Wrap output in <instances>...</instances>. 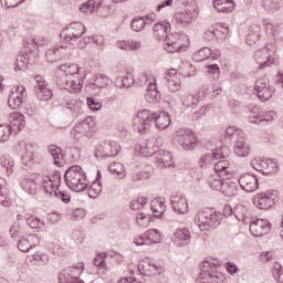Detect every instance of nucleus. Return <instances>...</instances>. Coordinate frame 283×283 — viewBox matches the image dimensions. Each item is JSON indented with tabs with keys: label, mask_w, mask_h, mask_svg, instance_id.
<instances>
[{
	"label": "nucleus",
	"mask_w": 283,
	"mask_h": 283,
	"mask_svg": "<svg viewBox=\"0 0 283 283\" xmlns=\"http://www.w3.org/2000/svg\"><path fill=\"white\" fill-rule=\"evenodd\" d=\"M233 216L239 222H243V224H247V221L249 220L251 212L249 211L248 206L239 203L233 208Z\"/></svg>",
	"instance_id": "obj_35"
},
{
	"label": "nucleus",
	"mask_w": 283,
	"mask_h": 283,
	"mask_svg": "<svg viewBox=\"0 0 283 283\" xmlns=\"http://www.w3.org/2000/svg\"><path fill=\"white\" fill-rule=\"evenodd\" d=\"M240 188L245 193H253V191H258L260 187V182L258 181V177L252 174H243L239 177L238 180Z\"/></svg>",
	"instance_id": "obj_17"
},
{
	"label": "nucleus",
	"mask_w": 283,
	"mask_h": 283,
	"mask_svg": "<svg viewBox=\"0 0 283 283\" xmlns=\"http://www.w3.org/2000/svg\"><path fill=\"white\" fill-rule=\"evenodd\" d=\"M234 154L239 156V158H247V156L251 154V145L247 140L245 133L237 139L234 145Z\"/></svg>",
	"instance_id": "obj_25"
},
{
	"label": "nucleus",
	"mask_w": 283,
	"mask_h": 283,
	"mask_svg": "<svg viewBox=\"0 0 283 283\" xmlns=\"http://www.w3.org/2000/svg\"><path fill=\"white\" fill-rule=\"evenodd\" d=\"M134 85V74L126 72L125 75H119L115 80V87L123 90V87H132Z\"/></svg>",
	"instance_id": "obj_42"
},
{
	"label": "nucleus",
	"mask_w": 283,
	"mask_h": 283,
	"mask_svg": "<svg viewBox=\"0 0 283 283\" xmlns=\"http://www.w3.org/2000/svg\"><path fill=\"white\" fill-rule=\"evenodd\" d=\"M85 32H87V29L85 28L84 23L71 22L61 31L60 36L64 39V41H72L73 43H76V41H78L77 48L80 50H85V48H87V44L92 43V38H83Z\"/></svg>",
	"instance_id": "obj_3"
},
{
	"label": "nucleus",
	"mask_w": 283,
	"mask_h": 283,
	"mask_svg": "<svg viewBox=\"0 0 283 283\" xmlns=\"http://www.w3.org/2000/svg\"><path fill=\"white\" fill-rule=\"evenodd\" d=\"M271 231V222L266 219H256L250 223V233L254 238H262Z\"/></svg>",
	"instance_id": "obj_18"
},
{
	"label": "nucleus",
	"mask_w": 283,
	"mask_h": 283,
	"mask_svg": "<svg viewBox=\"0 0 283 283\" xmlns=\"http://www.w3.org/2000/svg\"><path fill=\"white\" fill-rule=\"evenodd\" d=\"M103 0H88L80 7L84 14H94L101 8Z\"/></svg>",
	"instance_id": "obj_43"
},
{
	"label": "nucleus",
	"mask_w": 283,
	"mask_h": 283,
	"mask_svg": "<svg viewBox=\"0 0 283 283\" xmlns=\"http://www.w3.org/2000/svg\"><path fill=\"white\" fill-rule=\"evenodd\" d=\"M9 123L13 132H21V128L25 127V116L19 112L11 113L9 115Z\"/></svg>",
	"instance_id": "obj_33"
},
{
	"label": "nucleus",
	"mask_w": 283,
	"mask_h": 283,
	"mask_svg": "<svg viewBox=\"0 0 283 283\" xmlns=\"http://www.w3.org/2000/svg\"><path fill=\"white\" fill-rule=\"evenodd\" d=\"M213 8L217 12L229 13L235 10V2L233 0H213Z\"/></svg>",
	"instance_id": "obj_38"
},
{
	"label": "nucleus",
	"mask_w": 283,
	"mask_h": 283,
	"mask_svg": "<svg viewBox=\"0 0 283 283\" xmlns=\"http://www.w3.org/2000/svg\"><path fill=\"white\" fill-rule=\"evenodd\" d=\"M163 240V235L160 234V231L156 229H149L144 234H139L134 239V244L136 247H143L145 244H160Z\"/></svg>",
	"instance_id": "obj_14"
},
{
	"label": "nucleus",
	"mask_w": 283,
	"mask_h": 283,
	"mask_svg": "<svg viewBox=\"0 0 283 283\" xmlns=\"http://www.w3.org/2000/svg\"><path fill=\"white\" fill-rule=\"evenodd\" d=\"M280 201V192L277 190H268L256 193L253 198V205L256 209L266 211Z\"/></svg>",
	"instance_id": "obj_7"
},
{
	"label": "nucleus",
	"mask_w": 283,
	"mask_h": 283,
	"mask_svg": "<svg viewBox=\"0 0 283 283\" xmlns=\"http://www.w3.org/2000/svg\"><path fill=\"white\" fill-rule=\"evenodd\" d=\"M262 7L270 12H276V10L282 8V0H263Z\"/></svg>",
	"instance_id": "obj_56"
},
{
	"label": "nucleus",
	"mask_w": 283,
	"mask_h": 283,
	"mask_svg": "<svg viewBox=\"0 0 283 283\" xmlns=\"http://www.w3.org/2000/svg\"><path fill=\"white\" fill-rule=\"evenodd\" d=\"M240 192V188H238V184L235 181H231V179L226 178V182L221 188V193L227 196V198H235Z\"/></svg>",
	"instance_id": "obj_34"
},
{
	"label": "nucleus",
	"mask_w": 283,
	"mask_h": 283,
	"mask_svg": "<svg viewBox=\"0 0 283 283\" xmlns=\"http://www.w3.org/2000/svg\"><path fill=\"white\" fill-rule=\"evenodd\" d=\"M263 25L265 28V32L268 36H271V38L277 36V34L282 32V28L280 27V24L277 22L271 21L270 19H264Z\"/></svg>",
	"instance_id": "obj_44"
},
{
	"label": "nucleus",
	"mask_w": 283,
	"mask_h": 283,
	"mask_svg": "<svg viewBox=\"0 0 283 283\" xmlns=\"http://www.w3.org/2000/svg\"><path fill=\"white\" fill-rule=\"evenodd\" d=\"M155 127L158 132H165V129L169 128L171 125V115L169 113L163 111L159 113H153Z\"/></svg>",
	"instance_id": "obj_24"
},
{
	"label": "nucleus",
	"mask_w": 283,
	"mask_h": 283,
	"mask_svg": "<svg viewBox=\"0 0 283 283\" xmlns=\"http://www.w3.org/2000/svg\"><path fill=\"white\" fill-rule=\"evenodd\" d=\"M193 21V11L186 10L180 11L174 14L172 17V23H176V25H181V28H187L189 23Z\"/></svg>",
	"instance_id": "obj_26"
},
{
	"label": "nucleus",
	"mask_w": 283,
	"mask_h": 283,
	"mask_svg": "<svg viewBox=\"0 0 283 283\" xmlns=\"http://www.w3.org/2000/svg\"><path fill=\"white\" fill-rule=\"evenodd\" d=\"M227 177L212 174L208 177V185L211 187V189H214V191H222V187L224 186Z\"/></svg>",
	"instance_id": "obj_40"
},
{
	"label": "nucleus",
	"mask_w": 283,
	"mask_h": 283,
	"mask_svg": "<svg viewBox=\"0 0 283 283\" xmlns=\"http://www.w3.org/2000/svg\"><path fill=\"white\" fill-rule=\"evenodd\" d=\"M109 84V77L105 74H99L90 80V90H103Z\"/></svg>",
	"instance_id": "obj_37"
},
{
	"label": "nucleus",
	"mask_w": 283,
	"mask_h": 283,
	"mask_svg": "<svg viewBox=\"0 0 283 283\" xmlns=\"http://www.w3.org/2000/svg\"><path fill=\"white\" fill-rule=\"evenodd\" d=\"M145 20L143 17H137L132 20L130 28L134 32H143L145 30Z\"/></svg>",
	"instance_id": "obj_58"
},
{
	"label": "nucleus",
	"mask_w": 283,
	"mask_h": 283,
	"mask_svg": "<svg viewBox=\"0 0 283 283\" xmlns=\"http://www.w3.org/2000/svg\"><path fill=\"white\" fill-rule=\"evenodd\" d=\"M28 63H30V55L28 53H20L13 64L14 72H25Z\"/></svg>",
	"instance_id": "obj_41"
},
{
	"label": "nucleus",
	"mask_w": 283,
	"mask_h": 283,
	"mask_svg": "<svg viewBox=\"0 0 283 283\" xmlns=\"http://www.w3.org/2000/svg\"><path fill=\"white\" fill-rule=\"evenodd\" d=\"M25 222L30 229L41 230L43 227H45V222L35 216H29V218L27 217Z\"/></svg>",
	"instance_id": "obj_55"
},
{
	"label": "nucleus",
	"mask_w": 283,
	"mask_h": 283,
	"mask_svg": "<svg viewBox=\"0 0 283 283\" xmlns=\"http://www.w3.org/2000/svg\"><path fill=\"white\" fill-rule=\"evenodd\" d=\"M27 95L25 86H17L15 92H12L8 98L9 107H11V109H19V106L23 105V98H25Z\"/></svg>",
	"instance_id": "obj_23"
},
{
	"label": "nucleus",
	"mask_w": 283,
	"mask_h": 283,
	"mask_svg": "<svg viewBox=\"0 0 283 283\" xmlns=\"http://www.w3.org/2000/svg\"><path fill=\"white\" fill-rule=\"evenodd\" d=\"M171 24L169 22H158L153 28L154 36L157 41H163L164 50L174 54L175 52H187L189 48V35L185 33H169Z\"/></svg>",
	"instance_id": "obj_1"
},
{
	"label": "nucleus",
	"mask_w": 283,
	"mask_h": 283,
	"mask_svg": "<svg viewBox=\"0 0 283 283\" xmlns=\"http://www.w3.org/2000/svg\"><path fill=\"white\" fill-rule=\"evenodd\" d=\"M170 205L175 213L185 216V213L189 212V203L187 202V197L182 195L172 193L170 196Z\"/></svg>",
	"instance_id": "obj_20"
},
{
	"label": "nucleus",
	"mask_w": 283,
	"mask_h": 283,
	"mask_svg": "<svg viewBox=\"0 0 283 283\" xmlns=\"http://www.w3.org/2000/svg\"><path fill=\"white\" fill-rule=\"evenodd\" d=\"M69 275H71V280L76 281L81 277V273L83 270L81 268L72 266L64 270Z\"/></svg>",
	"instance_id": "obj_63"
},
{
	"label": "nucleus",
	"mask_w": 283,
	"mask_h": 283,
	"mask_svg": "<svg viewBox=\"0 0 283 283\" xmlns=\"http://www.w3.org/2000/svg\"><path fill=\"white\" fill-rule=\"evenodd\" d=\"M138 269L140 273H144V275H160L163 271H165L163 266H158L151 263L146 265L139 264Z\"/></svg>",
	"instance_id": "obj_45"
},
{
	"label": "nucleus",
	"mask_w": 283,
	"mask_h": 283,
	"mask_svg": "<svg viewBox=\"0 0 283 283\" xmlns=\"http://www.w3.org/2000/svg\"><path fill=\"white\" fill-rule=\"evenodd\" d=\"M0 165L3 167V169H6L7 176H10L14 168V159H12L10 155H2L0 157Z\"/></svg>",
	"instance_id": "obj_52"
},
{
	"label": "nucleus",
	"mask_w": 283,
	"mask_h": 283,
	"mask_svg": "<svg viewBox=\"0 0 283 283\" xmlns=\"http://www.w3.org/2000/svg\"><path fill=\"white\" fill-rule=\"evenodd\" d=\"M101 171H97V178L96 181H94L90 189H88V197L90 198H98V196H101V192L103 191V186L101 184Z\"/></svg>",
	"instance_id": "obj_47"
},
{
	"label": "nucleus",
	"mask_w": 283,
	"mask_h": 283,
	"mask_svg": "<svg viewBox=\"0 0 283 283\" xmlns=\"http://www.w3.org/2000/svg\"><path fill=\"white\" fill-rule=\"evenodd\" d=\"M49 154L54 158V165L61 167L63 165V150L56 145L49 146Z\"/></svg>",
	"instance_id": "obj_49"
},
{
	"label": "nucleus",
	"mask_w": 283,
	"mask_h": 283,
	"mask_svg": "<svg viewBox=\"0 0 283 283\" xmlns=\"http://www.w3.org/2000/svg\"><path fill=\"white\" fill-rule=\"evenodd\" d=\"M35 84L33 85L34 94L38 101H52L54 93L50 90V84L44 76L35 75Z\"/></svg>",
	"instance_id": "obj_11"
},
{
	"label": "nucleus",
	"mask_w": 283,
	"mask_h": 283,
	"mask_svg": "<svg viewBox=\"0 0 283 283\" xmlns=\"http://www.w3.org/2000/svg\"><path fill=\"white\" fill-rule=\"evenodd\" d=\"M38 182L44 189L45 193L52 196L55 192L56 187L61 185V174L55 172L53 176L42 175L38 177Z\"/></svg>",
	"instance_id": "obj_15"
},
{
	"label": "nucleus",
	"mask_w": 283,
	"mask_h": 283,
	"mask_svg": "<svg viewBox=\"0 0 283 283\" xmlns=\"http://www.w3.org/2000/svg\"><path fill=\"white\" fill-rule=\"evenodd\" d=\"M39 244V237L36 234H30L27 238H21L18 242V249L22 253H28L30 249Z\"/></svg>",
	"instance_id": "obj_28"
},
{
	"label": "nucleus",
	"mask_w": 283,
	"mask_h": 283,
	"mask_svg": "<svg viewBox=\"0 0 283 283\" xmlns=\"http://www.w3.org/2000/svg\"><path fill=\"white\" fill-rule=\"evenodd\" d=\"M96 127L94 117H86L84 120L77 123L71 130V135L75 138H83V136H90Z\"/></svg>",
	"instance_id": "obj_13"
},
{
	"label": "nucleus",
	"mask_w": 283,
	"mask_h": 283,
	"mask_svg": "<svg viewBox=\"0 0 283 283\" xmlns=\"http://www.w3.org/2000/svg\"><path fill=\"white\" fill-rule=\"evenodd\" d=\"M275 52L271 50V48L265 46L261 50L255 51L254 61L256 63L259 70H266V67H271L273 63H275Z\"/></svg>",
	"instance_id": "obj_12"
},
{
	"label": "nucleus",
	"mask_w": 283,
	"mask_h": 283,
	"mask_svg": "<svg viewBox=\"0 0 283 283\" xmlns=\"http://www.w3.org/2000/svg\"><path fill=\"white\" fill-rule=\"evenodd\" d=\"M64 180L69 189H71V191H75V193L85 191L90 186L87 175L83 171L81 166H71L67 168L64 175Z\"/></svg>",
	"instance_id": "obj_4"
},
{
	"label": "nucleus",
	"mask_w": 283,
	"mask_h": 283,
	"mask_svg": "<svg viewBox=\"0 0 283 283\" xmlns=\"http://www.w3.org/2000/svg\"><path fill=\"white\" fill-rule=\"evenodd\" d=\"M12 134V126L8 124L0 125V143H6Z\"/></svg>",
	"instance_id": "obj_59"
},
{
	"label": "nucleus",
	"mask_w": 283,
	"mask_h": 283,
	"mask_svg": "<svg viewBox=\"0 0 283 283\" xmlns=\"http://www.w3.org/2000/svg\"><path fill=\"white\" fill-rule=\"evenodd\" d=\"M153 124L154 114L149 109L138 112L133 120V127L138 134L149 132Z\"/></svg>",
	"instance_id": "obj_8"
},
{
	"label": "nucleus",
	"mask_w": 283,
	"mask_h": 283,
	"mask_svg": "<svg viewBox=\"0 0 283 283\" xmlns=\"http://www.w3.org/2000/svg\"><path fill=\"white\" fill-rule=\"evenodd\" d=\"M136 151H139L140 155L144 156L145 158L149 156H154V154H156V150L154 151L151 149V144H145V143L136 146Z\"/></svg>",
	"instance_id": "obj_57"
},
{
	"label": "nucleus",
	"mask_w": 283,
	"mask_h": 283,
	"mask_svg": "<svg viewBox=\"0 0 283 283\" xmlns=\"http://www.w3.org/2000/svg\"><path fill=\"white\" fill-rule=\"evenodd\" d=\"M180 73L176 72L175 69L168 71L167 75V87L169 92H178L182 85V80H180Z\"/></svg>",
	"instance_id": "obj_27"
},
{
	"label": "nucleus",
	"mask_w": 283,
	"mask_h": 283,
	"mask_svg": "<svg viewBox=\"0 0 283 283\" xmlns=\"http://www.w3.org/2000/svg\"><path fill=\"white\" fill-rule=\"evenodd\" d=\"M254 90L256 91V96L259 101H262L263 103L265 101H269V98L273 96V92H275V90L271 87L269 80H266L265 77L256 80Z\"/></svg>",
	"instance_id": "obj_16"
},
{
	"label": "nucleus",
	"mask_w": 283,
	"mask_h": 283,
	"mask_svg": "<svg viewBox=\"0 0 283 283\" xmlns=\"http://www.w3.org/2000/svg\"><path fill=\"white\" fill-rule=\"evenodd\" d=\"M66 218H71V220H82V218H85V210L83 208L67 210Z\"/></svg>",
	"instance_id": "obj_60"
},
{
	"label": "nucleus",
	"mask_w": 283,
	"mask_h": 283,
	"mask_svg": "<svg viewBox=\"0 0 283 283\" xmlns=\"http://www.w3.org/2000/svg\"><path fill=\"white\" fill-rule=\"evenodd\" d=\"M155 158L159 169L176 167V164L174 163V156H171V153L168 150H156Z\"/></svg>",
	"instance_id": "obj_22"
},
{
	"label": "nucleus",
	"mask_w": 283,
	"mask_h": 283,
	"mask_svg": "<svg viewBox=\"0 0 283 283\" xmlns=\"http://www.w3.org/2000/svg\"><path fill=\"white\" fill-rule=\"evenodd\" d=\"M174 140L181 146L185 151H193L198 147L196 133L189 128H178L175 132Z\"/></svg>",
	"instance_id": "obj_6"
},
{
	"label": "nucleus",
	"mask_w": 283,
	"mask_h": 283,
	"mask_svg": "<svg viewBox=\"0 0 283 283\" xmlns=\"http://www.w3.org/2000/svg\"><path fill=\"white\" fill-rule=\"evenodd\" d=\"M224 134L226 136H235L237 139H239L241 136H244L243 130L235 126L227 127Z\"/></svg>",
	"instance_id": "obj_62"
},
{
	"label": "nucleus",
	"mask_w": 283,
	"mask_h": 283,
	"mask_svg": "<svg viewBox=\"0 0 283 283\" xmlns=\"http://www.w3.org/2000/svg\"><path fill=\"white\" fill-rule=\"evenodd\" d=\"M67 54V44H55L45 52V60L48 63H56L63 59V55Z\"/></svg>",
	"instance_id": "obj_21"
},
{
	"label": "nucleus",
	"mask_w": 283,
	"mask_h": 283,
	"mask_svg": "<svg viewBox=\"0 0 283 283\" xmlns=\"http://www.w3.org/2000/svg\"><path fill=\"white\" fill-rule=\"evenodd\" d=\"M60 72L64 74V90L67 92H81L83 90V78L87 76V71L78 64H62Z\"/></svg>",
	"instance_id": "obj_2"
},
{
	"label": "nucleus",
	"mask_w": 283,
	"mask_h": 283,
	"mask_svg": "<svg viewBox=\"0 0 283 283\" xmlns=\"http://www.w3.org/2000/svg\"><path fill=\"white\" fill-rule=\"evenodd\" d=\"M273 276L277 283H283V268L280 264L274 266Z\"/></svg>",
	"instance_id": "obj_64"
},
{
	"label": "nucleus",
	"mask_w": 283,
	"mask_h": 283,
	"mask_svg": "<svg viewBox=\"0 0 283 283\" xmlns=\"http://www.w3.org/2000/svg\"><path fill=\"white\" fill-rule=\"evenodd\" d=\"M260 34H262V28L258 24H252L245 38L247 45H255L260 41Z\"/></svg>",
	"instance_id": "obj_39"
},
{
	"label": "nucleus",
	"mask_w": 283,
	"mask_h": 283,
	"mask_svg": "<svg viewBox=\"0 0 283 283\" xmlns=\"http://www.w3.org/2000/svg\"><path fill=\"white\" fill-rule=\"evenodd\" d=\"M261 174H263V176H271L273 174H277V164L272 159H264Z\"/></svg>",
	"instance_id": "obj_48"
},
{
	"label": "nucleus",
	"mask_w": 283,
	"mask_h": 283,
	"mask_svg": "<svg viewBox=\"0 0 283 283\" xmlns=\"http://www.w3.org/2000/svg\"><path fill=\"white\" fill-rule=\"evenodd\" d=\"M19 149L21 151H24L22 154V163L23 165H30L34 160V145L32 144H27L25 142H20L18 144Z\"/></svg>",
	"instance_id": "obj_30"
},
{
	"label": "nucleus",
	"mask_w": 283,
	"mask_h": 283,
	"mask_svg": "<svg viewBox=\"0 0 283 283\" xmlns=\"http://www.w3.org/2000/svg\"><path fill=\"white\" fill-rule=\"evenodd\" d=\"M214 30V36L219 40H224L229 36V25L226 23H218L212 27Z\"/></svg>",
	"instance_id": "obj_50"
},
{
	"label": "nucleus",
	"mask_w": 283,
	"mask_h": 283,
	"mask_svg": "<svg viewBox=\"0 0 283 283\" xmlns=\"http://www.w3.org/2000/svg\"><path fill=\"white\" fill-rule=\"evenodd\" d=\"M222 223V213L207 208L200 210L195 216V224L198 226L200 231H211V229H218V226Z\"/></svg>",
	"instance_id": "obj_5"
},
{
	"label": "nucleus",
	"mask_w": 283,
	"mask_h": 283,
	"mask_svg": "<svg viewBox=\"0 0 283 283\" xmlns=\"http://www.w3.org/2000/svg\"><path fill=\"white\" fill-rule=\"evenodd\" d=\"M120 153V145L118 142H104L96 151L97 158H108L112 156H118Z\"/></svg>",
	"instance_id": "obj_19"
},
{
	"label": "nucleus",
	"mask_w": 283,
	"mask_h": 283,
	"mask_svg": "<svg viewBox=\"0 0 283 283\" xmlns=\"http://www.w3.org/2000/svg\"><path fill=\"white\" fill-rule=\"evenodd\" d=\"M198 103H200V101L193 93H186L181 96V105H184V107H196Z\"/></svg>",
	"instance_id": "obj_51"
},
{
	"label": "nucleus",
	"mask_w": 283,
	"mask_h": 283,
	"mask_svg": "<svg viewBox=\"0 0 283 283\" xmlns=\"http://www.w3.org/2000/svg\"><path fill=\"white\" fill-rule=\"evenodd\" d=\"M116 45L119 50H124L125 52H138V50L143 49V42L138 40L117 41Z\"/></svg>",
	"instance_id": "obj_31"
},
{
	"label": "nucleus",
	"mask_w": 283,
	"mask_h": 283,
	"mask_svg": "<svg viewBox=\"0 0 283 283\" xmlns=\"http://www.w3.org/2000/svg\"><path fill=\"white\" fill-rule=\"evenodd\" d=\"M108 170L111 171V174H116L117 178H119V180H123V178H125L126 174H125V166L120 163L114 161L108 166Z\"/></svg>",
	"instance_id": "obj_53"
},
{
	"label": "nucleus",
	"mask_w": 283,
	"mask_h": 283,
	"mask_svg": "<svg viewBox=\"0 0 283 283\" xmlns=\"http://www.w3.org/2000/svg\"><path fill=\"white\" fill-rule=\"evenodd\" d=\"M229 156H231V149L228 146L218 147L200 158L199 167H209V165H213L216 160H222V158H229Z\"/></svg>",
	"instance_id": "obj_10"
},
{
	"label": "nucleus",
	"mask_w": 283,
	"mask_h": 283,
	"mask_svg": "<svg viewBox=\"0 0 283 283\" xmlns=\"http://www.w3.org/2000/svg\"><path fill=\"white\" fill-rule=\"evenodd\" d=\"M139 81L142 84L145 83V85H148L145 93V101L147 103H158L160 101V92L156 87V76L151 73H145Z\"/></svg>",
	"instance_id": "obj_9"
},
{
	"label": "nucleus",
	"mask_w": 283,
	"mask_h": 283,
	"mask_svg": "<svg viewBox=\"0 0 283 283\" xmlns=\"http://www.w3.org/2000/svg\"><path fill=\"white\" fill-rule=\"evenodd\" d=\"M145 205H147V198L140 197L138 199L130 201L129 207L133 211H140V209L145 207Z\"/></svg>",
	"instance_id": "obj_61"
},
{
	"label": "nucleus",
	"mask_w": 283,
	"mask_h": 283,
	"mask_svg": "<svg viewBox=\"0 0 283 283\" xmlns=\"http://www.w3.org/2000/svg\"><path fill=\"white\" fill-rule=\"evenodd\" d=\"M172 242L176 247H187L191 242V232L187 229L177 230L174 233Z\"/></svg>",
	"instance_id": "obj_29"
},
{
	"label": "nucleus",
	"mask_w": 283,
	"mask_h": 283,
	"mask_svg": "<svg viewBox=\"0 0 283 283\" xmlns=\"http://www.w3.org/2000/svg\"><path fill=\"white\" fill-rule=\"evenodd\" d=\"M150 209L155 218H160L165 211H167V205H165V198H155L150 201Z\"/></svg>",
	"instance_id": "obj_36"
},
{
	"label": "nucleus",
	"mask_w": 283,
	"mask_h": 283,
	"mask_svg": "<svg viewBox=\"0 0 283 283\" xmlns=\"http://www.w3.org/2000/svg\"><path fill=\"white\" fill-rule=\"evenodd\" d=\"M218 56H220V51H217L213 53V51H211V49L202 48L199 51H197L196 53H193L192 59L197 63H200L202 61H207V59H218Z\"/></svg>",
	"instance_id": "obj_32"
},
{
	"label": "nucleus",
	"mask_w": 283,
	"mask_h": 283,
	"mask_svg": "<svg viewBox=\"0 0 283 283\" xmlns=\"http://www.w3.org/2000/svg\"><path fill=\"white\" fill-rule=\"evenodd\" d=\"M214 165V174L218 176H223L224 178H231V172L229 169V160L223 159L213 164Z\"/></svg>",
	"instance_id": "obj_46"
},
{
	"label": "nucleus",
	"mask_w": 283,
	"mask_h": 283,
	"mask_svg": "<svg viewBox=\"0 0 283 283\" xmlns=\"http://www.w3.org/2000/svg\"><path fill=\"white\" fill-rule=\"evenodd\" d=\"M39 185V178L36 180L25 178L24 181L22 182V187L27 193H31V196H34L36 193V187Z\"/></svg>",
	"instance_id": "obj_54"
}]
</instances>
